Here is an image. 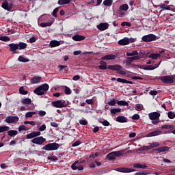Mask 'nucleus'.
Returning <instances> with one entry per match:
<instances>
[{
	"mask_svg": "<svg viewBox=\"0 0 175 175\" xmlns=\"http://www.w3.org/2000/svg\"><path fill=\"white\" fill-rule=\"evenodd\" d=\"M127 57H130L127 58L126 64L131 65L133 61H138L140 59V55H139V52L137 51H131L126 53Z\"/></svg>",
	"mask_w": 175,
	"mask_h": 175,
	"instance_id": "obj_1",
	"label": "nucleus"
},
{
	"mask_svg": "<svg viewBox=\"0 0 175 175\" xmlns=\"http://www.w3.org/2000/svg\"><path fill=\"white\" fill-rule=\"evenodd\" d=\"M49 88H50V87L49 86V84L44 83L36 88L33 90V92L36 95H39V96L44 95V94H46V92L49 91Z\"/></svg>",
	"mask_w": 175,
	"mask_h": 175,
	"instance_id": "obj_2",
	"label": "nucleus"
},
{
	"mask_svg": "<svg viewBox=\"0 0 175 175\" xmlns=\"http://www.w3.org/2000/svg\"><path fill=\"white\" fill-rule=\"evenodd\" d=\"M85 160L84 159H80L77 161H75L72 165L71 168L72 170H84V165H85Z\"/></svg>",
	"mask_w": 175,
	"mask_h": 175,
	"instance_id": "obj_3",
	"label": "nucleus"
},
{
	"mask_svg": "<svg viewBox=\"0 0 175 175\" xmlns=\"http://www.w3.org/2000/svg\"><path fill=\"white\" fill-rule=\"evenodd\" d=\"M51 105L57 109H62L64 107H68V104L65 100H57L52 101Z\"/></svg>",
	"mask_w": 175,
	"mask_h": 175,
	"instance_id": "obj_4",
	"label": "nucleus"
},
{
	"mask_svg": "<svg viewBox=\"0 0 175 175\" xmlns=\"http://www.w3.org/2000/svg\"><path fill=\"white\" fill-rule=\"evenodd\" d=\"M122 152H124V150L111 152L107 155V158L109 161H113V159H116V158L121 157V155H122Z\"/></svg>",
	"mask_w": 175,
	"mask_h": 175,
	"instance_id": "obj_5",
	"label": "nucleus"
},
{
	"mask_svg": "<svg viewBox=\"0 0 175 175\" xmlns=\"http://www.w3.org/2000/svg\"><path fill=\"white\" fill-rule=\"evenodd\" d=\"M59 148V145L57 143H51L45 145L42 150H45V151H54L55 150H58Z\"/></svg>",
	"mask_w": 175,
	"mask_h": 175,
	"instance_id": "obj_6",
	"label": "nucleus"
},
{
	"mask_svg": "<svg viewBox=\"0 0 175 175\" xmlns=\"http://www.w3.org/2000/svg\"><path fill=\"white\" fill-rule=\"evenodd\" d=\"M18 116H10L5 118V122L7 124H16V122H18Z\"/></svg>",
	"mask_w": 175,
	"mask_h": 175,
	"instance_id": "obj_7",
	"label": "nucleus"
},
{
	"mask_svg": "<svg viewBox=\"0 0 175 175\" xmlns=\"http://www.w3.org/2000/svg\"><path fill=\"white\" fill-rule=\"evenodd\" d=\"M44 142H46V138H44L42 136L36 137L31 140L33 144H38V146L43 144Z\"/></svg>",
	"mask_w": 175,
	"mask_h": 175,
	"instance_id": "obj_8",
	"label": "nucleus"
},
{
	"mask_svg": "<svg viewBox=\"0 0 175 175\" xmlns=\"http://www.w3.org/2000/svg\"><path fill=\"white\" fill-rule=\"evenodd\" d=\"M143 42H154L157 40V36L154 34H148L142 37Z\"/></svg>",
	"mask_w": 175,
	"mask_h": 175,
	"instance_id": "obj_9",
	"label": "nucleus"
},
{
	"mask_svg": "<svg viewBox=\"0 0 175 175\" xmlns=\"http://www.w3.org/2000/svg\"><path fill=\"white\" fill-rule=\"evenodd\" d=\"M160 80L163 81V83H165V84H172L173 83V78L172 76H163L160 77Z\"/></svg>",
	"mask_w": 175,
	"mask_h": 175,
	"instance_id": "obj_10",
	"label": "nucleus"
},
{
	"mask_svg": "<svg viewBox=\"0 0 175 175\" xmlns=\"http://www.w3.org/2000/svg\"><path fill=\"white\" fill-rule=\"evenodd\" d=\"M1 8H3V9H4L5 10H7L8 12H10V10L13 9V3H9L8 1H5L1 4Z\"/></svg>",
	"mask_w": 175,
	"mask_h": 175,
	"instance_id": "obj_11",
	"label": "nucleus"
},
{
	"mask_svg": "<svg viewBox=\"0 0 175 175\" xmlns=\"http://www.w3.org/2000/svg\"><path fill=\"white\" fill-rule=\"evenodd\" d=\"M116 170L120 173H132L135 172V169L128 167H118Z\"/></svg>",
	"mask_w": 175,
	"mask_h": 175,
	"instance_id": "obj_12",
	"label": "nucleus"
},
{
	"mask_svg": "<svg viewBox=\"0 0 175 175\" xmlns=\"http://www.w3.org/2000/svg\"><path fill=\"white\" fill-rule=\"evenodd\" d=\"M159 65H161V62L158 64H155V65H150V66H141L142 69H144V70H154V69H157V68H158L159 66Z\"/></svg>",
	"mask_w": 175,
	"mask_h": 175,
	"instance_id": "obj_13",
	"label": "nucleus"
},
{
	"mask_svg": "<svg viewBox=\"0 0 175 175\" xmlns=\"http://www.w3.org/2000/svg\"><path fill=\"white\" fill-rule=\"evenodd\" d=\"M109 23H101L96 26L98 31H106L109 28Z\"/></svg>",
	"mask_w": 175,
	"mask_h": 175,
	"instance_id": "obj_14",
	"label": "nucleus"
},
{
	"mask_svg": "<svg viewBox=\"0 0 175 175\" xmlns=\"http://www.w3.org/2000/svg\"><path fill=\"white\" fill-rule=\"evenodd\" d=\"M150 120H159L161 113L159 112H152L148 114Z\"/></svg>",
	"mask_w": 175,
	"mask_h": 175,
	"instance_id": "obj_15",
	"label": "nucleus"
},
{
	"mask_svg": "<svg viewBox=\"0 0 175 175\" xmlns=\"http://www.w3.org/2000/svg\"><path fill=\"white\" fill-rule=\"evenodd\" d=\"M118 43L120 46H128V44H129V38L128 37H124L120 40Z\"/></svg>",
	"mask_w": 175,
	"mask_h": 175,
	"instance_id": "obj_16",
	"label": "nucleus"
},
{
	"mask_svg": "<svg viewBox=\"0 0 175 175\" xmlns=\"http://www.w3.org/2000/svg\"><path fill=\"white\" fill-rule=\"evenodd\" d=\"M40 136V131H33L32 133L26 135L27 139H33V137H38Z\"/></svg>",
	"mask_w": 175,
	"mask_h": 175,
	"instance_id": "obj_17",
	"label": "nucleus"
},
{
	"mask_svg": "<svg viewBox=\"0 0 175 175\" xmlns=\"http://www.w3.org/2000/svg\"><path fill=\"white\" fill-rule=\"evenodd\" d=\"M162 131L161 130H156L154 131H152L151 133H149L146 135V137H152L154 136H159V135H162Z\"/></svg>",
	"mask_w": 175,
	"mask_h": 175,
	"instance_id": "obj_18",
	"label": "nucleus"
},
{
	"mask_svg": "<svg viewBox=\"0 0 175 175\" xmlns=\"http://www.w3.org/2000/svg\"><path fill=\"white\" fill-rule=\"evenodd\" d=\"M133 167L135 169H147L148 166L146 163H135L133 164Z\"/></svg>",
	"mask_w": 175,
	"mask_h": 175,
	"instance_id": "obj_19",
	"label": "nucleus"
},
{
	"mask_svg": "<svg viewBox=\"0 0 175 175\" xmlns=\"http://www.w3.org/2000/svg\"><path fill=\"white\" fill-rule=\"evenodd\" d=\"M72 39L75 42H80L81 40H84V39H85V37L84 36H80L79 34H76L72 37Z\"/></svg>",
	"mask_w": 175,
	"mask_h": 175,
	"instance_id": "obj_20",
	"label": "nucleus"
},
{
	"mask_svg": "<svg viewBox=\"0 0 175 175\" xmlns=\"http://www.w3.org/2000/svg\"><path fill=\"white\" fill-rule=\"evenodd\" d=\"M162 53H165V51L162 50L161 51H159V53H151L149 55V58H151L152 59H158V58L161 57Z\"/></svg>",
	"mask_w": 175,
	"mask_h": 175,
	"instance_id": "obj_21",
	"label": "nucleus"
},
{
	"mask_svg": "<svg viewBox=\"0 0 175 175\" xmlns=\"http://www.w3.org/2000/svg\"><path fill=\"white\" fill-rule=\"evenodd\" d=\"M108 69H110V70H116L120 72V70L122 69V67L120 65L116 64L113 66H109Z\"/></svg>",
	"mask_w": 175,
	"mask_h": 175,
	"instance_id": "obj_22",
	"label": "nucleus"
},
{
	"mask_svg": "<svg viewBox=\"0 0 175 175\" xmlns=\"http://www.w3.org/2000/svg\"><path fill=\"white\" fill-rule=\"evenodd\" d=\"M10 50L12 51V53H16V51L18 50V44L12 43L9 44Z\"/></svg>",
	"mask_w": 175,
	"mask_h": 175,
	"instance_id": "obj_23",
	"label": "nucleus"
},
{
	"mask_svg": "<svg viewBox=\"0 0 175 175\" xmlns=\"http://www.w3.org/2000/svg\"><path fill=\"white\" fill-rule=\"evenodd\" d=\"M116 57L117 56L116 55L109 54V55H106L102 57L101 59H104V60L116 59Z\"/></svg>",
	"mask_w": 175,
	"mask_h": 175,
	"instance_id": "obj_24",
	"label": "nucleus"
},
{
	"mask_svg": "<svg viewBox=\"0 0 175 175\" xmlns=\"http://www.w3.org/2000/svg\"><path fill=\"white\" fill-rule=\"evenodd\" d=\"M42 80V77H33L30 83L31 84H38V83H40Z\"/></svg>",
	"mask_w": 175,
	"mask_h": 175,
	"instance_id": "obj_25",
	"label": "nucleus"
},
{
	"mask_svg": "<svg viewBox=\"0 0 175 175\" xmlns=\"http://www.w3.org/2000/svg\"><path fill=\"white\" fill-rule=\"evenodd\" d=\"M53 23H54V19H53V21H51L49 22L41 23L40 24V26L42 27V28H46V27H51V25H53Z\"/></svg>",
	"mask_w": 175,
	"mask_h": 175,
	"instance_id": "obj_26",
	"label": "nucleus"
},
{
	"mask_svg": "<svg viewBox=\"0 0 175 175\" xmlns=\"http://www.w3.org/2000/svg\"><path fill=\"white\" fill-rule=\"evenodd\" d=\"M116 121L118 122H121V123L128 122V118H126V117L125 116H120L116 118Z\"/></svg>",
	"mask_w": 175,
	"mask_h": 175,
	"instance_id": "obj_27",
	"label": "nucleus"
},
{
	"mask_svg": "<svg viewBox=\"0 0 175 175\" xmlns=\"http://www.w3.org/2000/svg\"><path fill=\"white\" fill-rule=\"evenodd\" d=\"M170 148L167 146H164V147H160L154 149V151H157L158 152H166V151H169Z\"/></svg>",
	"mask_w": 175,
	"mask_h": 175,
	"instance_id": "obj_28",
	"label": "nucleus"
},
{
	"mask_svg": "<svg viewBox=\"0 0 175 175\" xmlns=\"http://www.w3.org/2000/svg\"><path fill=\"white\" fill-rule=\"evenodd\" d=\"M100 65L98 66V68L101 70H106V69H107V63H106V62L100 61Z\"/></svg>",
	"mask_w": 175,
	"mask_h": 175,
	"instance_id": "obj_29",
	"label": "nucleus"
},
{
	"mask_svg": "<svg viewBox=\"0 0 175 175\" xmlns=\"http://www.w3.org/2000/svg\"><path fill=\"white\" fill-rule=\"evenodd\" d=\"M129 9V5L128 4L121 5L119 8V12H126Z\"/></svg>",
	"mask_w": 175,
	"mask_h": 175,
	"instance_id": "obj_30",
	"label": "nucleus"
},
{
	"mask_svg": "<svg viewBox=\"0 0 175 175\" xmlns=\"http://www.w3.org/2000/svg\"><path fill=\"white\" fill-rule=\"evenodd\" d=\"M117 81L118 83H123L124 84H133V82H132L131 81H128L126 79H122L121 78H118Z\"/></svg>",
	"mask_w": 175,
	"mask_h": 175,
	"instance_id": "obj_31",
	"label": "nucleus"
},
{
	"mask_svg": "<svg viewBox=\"0 0 175 175\" xmlns=\"http://www.w3.org/2000/svg\"><path fill=\"white\" fill-rule=\"evenodd\" d=\"M21 102L22 105H31L32 100L31 98H23Z\"/></svg>",
	"mask_w": 175,
	"mask_h": 175,
	"instance_id": "obj_32",
	"label": "nucleus"
},
{
	"mask_svg": "<svg viewBox=\"0 0 175 175\" xmlns=\"http://www.w3.org/2000/svg\"><path fill=\"white\" fill-rule=\"evenodd\" d=\"M50 46L52 47H57V46H59L61 44V42L57 40H52L50 42Z\"/></svg>",
	"mask_w": 175,
	"mask_h": 175,
	"instance_id": "obj_33",
	"label": "nucleus"
},
{
	"mask_svg": "<svg viewBox=\"0 0 175 175\" xmlns=\"http://www.w3.org/2000/svg\"><path fill=\"white\" fill-rule=\"evenodd\" d=\"M38 114V113L35 111H29L25 113V118H31L33 116Z\"/></svg>",
	"mask_w": 175,
	"mask_h": 175,
	"instance_id": "obj_34",
	"label": "nucleus"
},
{
	"mask_svg": "<svg viewBox=\"0 0 175 175\" xmlns=\"http://www.w3.org/2000/svg\"><path fill=\"white\" fill-rule=\"evenodd\" d=\"M24 49H27V44L24 42H19L18 44V49L24 50Z\"/></svg>",
	"mask_w": 175,
	"mask_h": 175,
	"instance_id": "obj_35",
	"label": "nucleus"
},
{
	"mask_svg": "<svg viewBox=\"0 0 175 175\" xmlns=\"http://www.w3.org/2000/svg\"><path fill=\"white\" fill-rule=\"evenodd\" d=\"M58 5H68L70 3V0H58Z\"/></svg>",
	"mask_w": 175,
	"mask_h": 175,
	"instance_id": "obj_36",
	"label": "nucleus"
},
{
	"mask_svg": "<svg viewBox=\"0 0 175 175\" xmlns=\"http://www.w3.org/2000/svg\"><path fill=\"white\" fill-rule=\"evenodd\" d=\"M18 61H19V62H29V59L28 58H25L23 56H19L18 58Z\"/></svg>",
	"mask_w": 175,
	"mask_h": 175,
	"instance_id": "obj_37",
	"label": "nucleus"
},
{
	"mask_svg": "<svg viewBox=\"0 0 175 175\" xmlns=\"http://www.w3.org/2000/svg\"><path fill=\"white\" fill-rule=\"evenodd\" d=\"M18 132L16 130H10L9 131H8V136H10L11 137H12V136H16V135H17Z\"/></svg>",
	"mask_w": 175,
	"mask_h": 175,
	"instance_id": "obj_38",
	"label": "nucleus"
},
{
	"mask_svg": "<svg viewBox=\"0 0 175 175\" xmlns=\"http://www.w3.org/2000/svg\"><path fill=\"white\" fill-rule=\"evenodd\" d=\"M10 128L8 126H0V133H2V132H8Z\"/></svg>",
	"mask_w": 175,
	"mask_h": 175,
	"instance_id": "obj_39",
	"label": "nucleus"
},
{
	"mask_svg": "<svg viewBox=\"0 0 175 175\" xmlns=\"http://www.w3.org/2000/svg\"><path fill=\"white\" fill-rule=\"evenodd\" d=\"M147 150H151V146L150 145L149 146H142V147H140L138 150L139 151H147Z\"/></svg>",
	"mask_w": 175,
	"mask_h": 175,
	"instance_id": "obj_40",
	"label": "nucleus"
},
{
	"mask_svg": "<svg viewBox=\"0 0 175 175\" xmlns=\"http://www.w3.org/2000/svg\"><path fill=\"white\" fill-rule=\"evenodd\" d=\"M103 5L105 6H111V5H113V0H105L103 1Z\"/></svg>",
	"mask_w": 175,
	"mask_h": 175,
	"instance_id": "obj_41",
	"label": "nucleus"
},
{
	"mask_svg": "<svg viewBox=\"0 0 175 175\" xmlns=\"http://www.w3.org/2000/svg\"><path fill=\"white\" fill-rule=\"evenodd\" d=\"M160 8L163 10H170V5H166L165 4H162L160 5Z\"/></svg>",
	"mask_w": 175,
	"mask_h": 175,
	"instance_id": "obj_42",
	"label": "nucleus"
},
{
	"mask_svg": "<svg viewBox=\"0 0 175 175\" xmlns=\"http://www.w3.org/2000/svg\"><path fill=\"white\" fill-rule=\"evenodd\" d=\"M111 113L112 114H118V113H121V109H117V108H114L111 109Z\"/></svg>",
	"mask_w": 175,
	"mask_h": 175,
	"instance_id": "obj_43",
	"label": "nucleus"
},
{
	"mask_svg": "<svg viewBox=\"0 0 175 175\" xmlns=\"http://www.w3.org/2000/svg\"><path fill=\"white\" fill-rule=\"evenodd\" d=\"M19 92L21 95H27L28 94V91L24 90V87L23 86L19 88Z\"/></svg>",
	"mask_w": 175,
	"mask_h": 175,
	"instance_id": "obj_44",
	"label": "nucleus"
},
{
	"mask_svg": "<svg viewBox=\"0 0 175 175\" xmlns=\"http://www.w3.org/2000/svg\"><path fill=\"white\" fill-rule=\"evenodd\" d=\"M117 104L119 105V106H128L129 105L128 102L124 101V100L118 101Z\"/></svg>",
	"mask_w": 175,
	"mask_h": 175,
	"instance_id": "obj_45",
	"label": "nucleus"
},
{
	"mask_svg": "<svg viewBox=\"0 0 175 175\" xmlns=\"http://www.w3.org/2000/svg\"><path fill=\"white\" fill-rule=\"evenodd\" d=\"M167 117L168 118H170V120H173L175 118V113L173 111H169L167 113Z\"/></svg>",
	"mask_w": 175,
	"mask_h": 175,
	"instance_id": "obj_46",
	"label": "nucleus"
},
{
	"mask_svg": "<svg viewBox=\"0 0 175 175\" xmlns=\"http://www.w3.org/2000/svg\"><path fill=\"white\" fill-rule=\"evenodd\" d=\"M64 92H65L66 95H70V94H72V90L68 86H66Z\"/></svg>",
	"mask_w": 175,
	"mask_h": 175,
	"instance_id": "obj_47",
	"label": "nucleus"
},
{
	"mask_svg": "<svg viewBox=\"0 0 175 175\" xmlns=\"http://www.w3.org/2000/svg\"><path fill=\"white\" fill-rule=\"evenodd\" d=\"M23 131H28V129H27V126H25V125H24V124H21L18 127V131L19 132H21Z\"/></svg>",
	"mask_w": 175,
	"mask_h": 175,
	"instance_id": "obj_48",
	"label": "nucleus"
},
{
	"mask_svg": "<svg viewBox=\"0 0 175 175\" xmlns=\"http://www.w3.org/2000/svg\"><path fill=\"white\" fill-rule=\"evenodd\" d=\"M173 125L172 124H164L161 126V129H172Z\"/></svg>",
	"mask_w": 175,
	"mask_h": 175,
	"instance_id": "obj_49",
	"label": "nucleus"
},
{
	"mask_svg": "<svg viewBox=\"0 0 175 175\" xmlns=\"http://www.w3.org/2000/svg\"><path fill=\"white\" fill-rule=\"evenodd\" d=\"M149 145L150 146V148H154V147H159L160 144L159 142H153V143H150L149 144Z\"/></svg>",
	"mask_w": 175,
	"mask_h": 175,
	"instance_id": "obj_50",
	"label": "nucleus"
},
{
	"mask_svg": "<svg viewBox=\"0 0 175 175\" xmlns=\"http://www.w3.org/2000/svg\"><path fill=\"white\" fill-rule=\"evenodd\" d=\"M0 40L2 42H9L10 40V38L8 36H0Z\"/></svg>",
	"mask_w": 175,
	"mask_h": 175,
	"instance_id": "obj_51",
	"label": "nucleus"
},
{
	"mask_svg": "<svg viewBox=\"0 0 175 175\" xmlns=\"http://www.w3.org/2000/svg\"><path fill=\"white\" fill-rule=\"evenodd\" d=\"M122 27H132V23L129 22H122L121 23Z\"/></svg>",
	"mask_w": 175,
	"mask_h": 175,
	"instance_id": "obj_52",
	"label": "nucleus"
},
{
	"mask_svg": "<svg viewBox=\"0 0 175 175\" xmlns=\"http://www.w3.org/2000/svg\"><path fill=\"white\" fill-rule=\"evenodd\" d=\"M109 106H114L116 105V99L113 98L107 103Z\"/></svg>",
	"mask_w": 175,
	"mask_h": 175,
	"instance_id": "obj_53",
	"label": "nucleus"
},
{
	"mask_svg": "<svg viewBox=\"0 0 175 175\" xmlns=\"http://www.w3.org/2000/svg\"><path fill=\"white\" fill-rule=\"evenodd\" d=\"M81 144V142L80 140H78L72 144V147H77V146H80Z\"/></svg>",
	"mask_w": 175,
	"mask_h": 175,
	"instance_id": "obj_54",
	"label": "nucleus"
},
{
	"mask_svg": "<svg viewBox=\"0 0 175 175\" xmlns=\"http://www.w3.org/2000/svg\"><path fill=\"white\" fill-rule=\"evenodd\" d=\"M38 115L40 117H44L46 116V111L40 110L38 111Z\"/></svg>",
	"mask_w": 175,
	"mask_h": 175,
	"instance_id": "obj_55",
	"label": "nucleus"
},
{
	"mask_svg": "<svg viewBox=\"0 0 175 175\" xmlns=\"http://www.w3.org/2000/svg\"><path fill=\"white\" fill-rule=\"evenodd\" d=\"M101 124H103V125H104V126H109V125H110V122H109V121L107 120H103V122H100Z\"/></svg>",
	"mask_w": 175,
	"mask_h": 175,
	"instance_id": "obj_56",
	"label": "nucleus"
},
{
	"mask_svg": "<svg viewBox=\"0 0 175 175\" xmlns=\"http://www.w3.org/2000/svg\"><path fill=\"white\" fill-rule=\"evenodd\" d=\"M58 68L59 69V71L62 72V70H64V69H66V68H68V66L59 65Z\"/></svg>",
	"mask_w": 175,
	"mask_h": 175,
	"instance_id": "obj_57",
	"label": "nucleus"
},
{
	"mask_svg": "<svg viewBox=\"0 0 175 175\" xmlns=\"http://www.w3.org/2000/svg\"><path fill=\"white\" fill-rule=\"evenodd\" d=\"M151 120H152V124H153V125H158V124H159V119H154Z\"/></svg>",
	"mask_w": 175,
	"mask_h": 175,
	"instance_id": "obj_58",
	"label": "nucleus"
},
{
	"mask_svg": "<svg viewBox=\"0 0 175 175\" xmlns=\"http://www.w3.org/2000/svg\"><path fill=\"white\" fill-rule=\"evenodd\" d=\"M57 13H58V8H56L53 11V17H57Z\"/></svg>",
	"mask_w": 175,
	"mask_h": 175,
	"instance_id": "obj_59",
	"label": "nucleus"
},
{
	"mask_svg": "<svg viewBox=\"0 0 175 175\" xmlns=\"http://www.w3.org/2000/svg\"><path fill=\"white\" fill-rule=\"evenodd\" d=\"M79 124H81V125H87V124H88V122H87V120H80Z\"/></svg>",
	"mask_w": 175,
	"mask_h": 175,
	"instance_id": "obj_60",
	"label": "nucleus"
},
{
	"mask_svg": "<svg viewBox=\"0 0 175 175\" xmlns=\"http://www.w3.org/2000/svg\"><path fill=\"white\" fill-rule=\"evenodd\" d=\"M135 110H143V105H137L135 106Z\"/></svg>",
	"mask_w": 175,
	"mask_h": 175,
	"instance_id": "obj_61",
	"label": "nucleus"
},
{
	"mask_svg": "<svg viewBox=\"0 0 175 175\" xmlns=\"http://www.w3.org/2000/svg\"><path fill=\"white\" fill-rule=\"evenodd\" d=\"M39 131H40V132H43V131H46V124H42V125L39 128Z\"/></svg>",
	"mask_w": 175,
	"mask_h": 175,
	"instance_id": "obj_62",
	"label": "nucleus"
},
{
	"mask_svg": "<svg viewBox=\"0 0 175 175\" xmlns=\"http://www.w3.org/2000/svg\"><path fill=\"white\" fill-rule=\"evenodd\" d=\"M149 94H150V95L155 96V95H158V92L157 90H151L149 92Z\"/></svg>",
	"mask_w": 175,
	"mask_h": 175,
	"instance_id": "obj_63",
	"label": "nucleus"
},
{
	"mask_svg": "<svg viewBox=\"0 0 175 175\" xmlns=\"http://www.w3.org/2000/svg\"><path fill=\"white\" fill-rule=\"evenodd\" d=\"M148 173L147 172H136L135 175H147Z\"/></svg>",
	"mask_w": 175,
	"mask_h": 175,
	"instance_id": "obj_64",
	"label": "nucleus"
}]
</instances>
